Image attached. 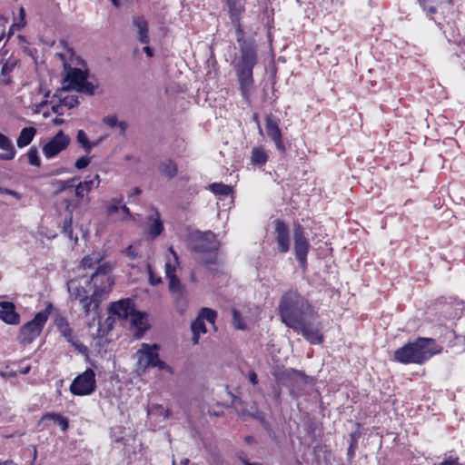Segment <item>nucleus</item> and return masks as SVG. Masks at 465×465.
Segmentation results:
<instances>
[{
  "label": "nucleus",
  "mask_w": 465,
  "mask_h": 465,
  "mask_svg": "<svg viewBox=\"0 0 465 465\" xmlns=\"http://www.w3.org/2000/svg\"><path fill=\"white\" fill-rule=\"evenodd\" d=\"M281 321L289 328L302 333L311 344L323 341L322 325L319 314L309 301L297 291L290 290L279 301Z\"/></svg>",
  "instance_id": "obj_1"
},
{
  "label": "nucleus",
  "mask_w": 465,
  "mask_h": 465,
  "mask_svg": "<svg viewBox=\"0 0 465 465\" xmlns=\"http://www.w3.org/2000/svg\"><path fill=\"white\" fill-rule=\"evenodd\" d=\"M60 44L64 46V51L56 54V56L60 58L64 66V90H74L89 95L94 94L97 85L87 81L88 70L77 67L83 64V60L75 56L73 48L68 46L65 41H61Z\"/></svg>",
  "instance_id": "obj_2"
},
{
  "label": "nucleus",
  "mask_w": 465,
  "mask_h": 465,
  "mask_svg": "<svg viewBox=\"0 0 465 465\" xmlns=\"http://www.w3.org/2000/svg\"><path fill=\"white\" fill-rule=\"evenodd\" d=\"M441 351V348L434 340L419 338L413 342H409L394 351V360L401 363L421 364L430 357Z\"/></svg>",
  "instance_id": "obj_3"
},
{
  "label": "nucleus",
  "mask_w": 465,
  "mask_h": 465,
  "mask_svg": "<svg viewBox=\"0 0 465 465\" xmlns=\"http://www.w3.org/2000/svg\"><path fill=\"white\" fill-rule=\"evenodd\" d=\"M108 266H102L93 272L91 279L94 285V291L91 296L79 302L84 311L85 315L94 312L98 315V308L104 296L111 291L114 281L111 275H108Z\"/></svg>",
  "instance_id": "obj_4"
},
{
  "label": "nucleus",
  "mask_w": 465,
  "mask_h": 465,
  "mask_svg": "<svg viewBox=\"0 0 465 465\" xmlns=\"http://www.w3.org/2000/svg\"><path fill=\"white\" fill-rule=\"evenodd\" d=\"M193 249L197 252L206 253L203 257V262L205 264H213L217 262L216 251L219 247V242L213 232L208 231L204 232H196L193 235Z\"/></svg>",
  "instance_id": "obj_5"
},
{
  "label": "nucleus",
  "mask_w": 465,
  "mask_h": 465,
  "mask_svg": "<svg viewBox=\"0 0 465 465\" xmlns=\"http://www.w3.org/2000/svg\"><path fill=\"white\" fill-rule=\"evenodd\" d=\"M52 305L35 314V318L24 324L20 329L19 340L24 344L31 343L38 337L48 320Z\"/></svg>",
  "instance_id": "obj_6"
},
{
  "label": "nucleus",
  "mask_w": 465,
  "mask_h": 465,
  "mask_svg": "<svg viewBox=\"0 0 465 465\" xmlns=\"http://www.w3.org/2000/svg\"><path fill=\"white\" fill-rule=\"evenodd\" d=\"M160 346L158 344L142 343L141 348L137 351L138 366L144 371L149 367H156L159 370H167L171 371V368L163 361L159 359L158 351Z\"/></svg>",
  "instance_id": "obj_7"
},
{
  "label": "nucleus",
  "mask_w": 465,
  "mask_h": 465,
  "mask_svg": "<svg viewBox=\"0 0 465 465\" xmlns=\"http://www.w3.org/2000/svg\"><path fill=\"white\" fill-rule=\"evenodd\" d=\"M169 252L173 256V263L169 261L165 264V275L169 280V290L176 301H182L185 294V287L175 274V266L179 264L178 255L173 247L169 248Z\"/></svg>",
  "instance_id": "obj_8"
},
{
  "label": "nucleus",
  "mask_w": 465,
  "mask_h": 465,
  "mask_svg": "<svg viewBox=\"0 0 465 465\" xmlns=\"http://www.w3.org/2000/svg\"><path fill=\"white\" fill-rule=\"evenodd\" d=\"M95 389V373L92 369H87L82 374L76 376L70 385V391L77 396L90 395Z\"/></svg>",
  "instance_id": "obj_9"
},
{
  "label": "nucleus",
  "mask_w": 465,
  "mask_h": 465,
  "mask_svg": "<svg viewBox=\"0 0 465 465\" xmlns=\"http://www.w3.org/2000/svg\"><path fill=\"white\" fill-rule=\"evenodd\" d=\"M294 237V253L298 262L302 266L306 265L307 254L310 243L304 234V230L301 224H295L293 230Z\"/></svg>",
  "instance_id": "obj_10"
},
{
  "label": "nucleus",
  "mask_w": 465,
  "mask_h": 465,
  "mask_svg": "<svg viewBox=\"0 0 465 465\" xmlns=\"http://www.w3.org/2000/svg\"><path fill=\"white\" fill-rule=\"evenodd\" d=\"M71 139L63 131H59L49 142L43 146V153L47 158H53L65 150Z\"/></svg>",
  "instance_id": "obj_11"
},
{
  "label": "nucleus",
  "mask_w": 465,
  "mask_h": 465,
  "mask_svg": "<svg viewBox=\"0 0 465 465\" xmlns=\"http://www.w3.org/2000/svg\"><path fill=\"white\" fill-rule=\"evenodd\" d=\"M241 56L236 65V71H252L257 63L256 50L252 45L243 43L240 49Z\"/></svg>",
  "instance_id": "obj_12"
},
{
  "label": "nucleus",
  "mask_w": 465,
  "mask_h": 465,
  "mask_svg": "<svg viewBox=\"0 0 465 465\" xmlns=\"http://www.w3.org/2000/svg\"><path fill=\"white\" fill-rule=\"evenodd\" d=\"M274 235L279 252H287L290 249V234L289 228L283 221H274Z\"/></svg>",
  "instance_id": "obj_13"
},
{
  "label": "nucleus",
  "mask_w": 465,
  "mask_h": 465,
  "mask_svg": "<svg viewBox=\"0 0 465 465\" xmlns=\"http://www.w3.org/2000/svg\"><path fill=\"white\" fill-rule=\"evenodd\" d=\"M55 325H56L58 331H60V333L76 350H78L80 352H83L86 350V347L82 342H80L77 339H75V337L74 336L73 329L70 327V324L65 318L60 317V318L56 319Z\"/></svg>",
  "instance_id": "obj_14"
},
{
  "label": "nucleus",
  "mask_w": 465,
  "mask_h": 465,
  "mask_svg": "<svg viewBox=\"0 0 465 465\" xmlns=\"http://www.w3.org/2000/svg\"><path fill=\"white\" fill-rule=\"evenodd\" d=\"M265 127L268 136L274 142L277 149L281 152L285 151L282 142V132L279 128L278 120L272 114L267 115L265 119Z\"/></svg>",
  "instance_id": "obj_15"
},
{
  "label": "nucleus",
  "mask_w": 465,
  "mask_h": 465,
  "mask_svg": "<svg viewBox=\"0 0 465 465\" xmlns=\"http://www.w3.org/2000/svg\"><path fill=\"white\" fill-rule=\"evenodd\" d=\"M134 309V304L131 299H123L110 305L109 313L119 320H126L130 317Z\"/></svg>",
  "instance_id": "obj_16"
},
{
  "label": "nucleus",
  "mask_w": 465,
  "mask_h": 465,
  "mask_svg": "<svg viewBox=\"0 0 465 465\" xmlns=\"http://www.w3.org/2000/svg\"><path fill=\"white\" fill-rule=\"evenodd\" d=\"M0 320L6 324H19L20 315L15 312V306L13 302H0Z\"/></svg>",
  "instance_id": "obj_17"
},
{
  "label": "nucleus",
  "mask_w": 465,
  "mask_h": 465,
  "mask_svg": "<svg viewBox=\"0 0 465 465\" xmlns=\"http://www.w3.org/2000/svg\"><path fill=\"white\" fill-rule=\"evenodd\" d=\"M133 25L137 29L138 40L142 44H148L150 41L149 27L148 22L144 16L134 15L133 17Z\"/></svg>",
  "instance_id": "obj_18"
},
{
  "label": "nucleus",
  "mask_w": 465,
  "mask_h": 465,
  "mask_svg": "<svg viewBox=\"0 0 465 465\" xmlns=\"http://www.w3.org/2000/svg\"><path fill=\"white\" fill-rule=\"evenodd\" d=\"M241 92L244 99H248L253 86L252 71H237Z\"/></svg>",
  "instance_id": "obj_19"
},
{
  "label": "nucleus",
  "mask_w": 465,
  "mask_h": 465,
  "mask_svg": "<svg viewBox=\"0 0 465 465\" xmlns=\"http://www.w3.org/2000/svg\"><path fill=\"white\" fill-rule=\"evenodd\" d=\"M102 260H103V255L100 252H93L92 254L85 256L82 260L81 267L84 270H85V269H94L95 271L94 272H95L99 267H102V266L105 265V266L109 267V269H108V275H110L111 266L109 264H107V263L100 264Z\"/></svg>",
  "instance_id": "obj_20"
},
{
  "label": "nucleus",
  "mask_w": 465,
  "mask_h": 465,
  "mask_svg": "<svg viewBox=\"0 0 465 465\" xmlns=\"http://www.w3.org/2000/svg\"><path fill=\"white\" fill-rule=\"evenodd\" d=\"M131 324L134 327L141 337L145 331L148 330L149 324L147 323V315L144 312L135 311L134 309L133 312L130 315Z\"/></svg>",
  "instance_id": "obj_21"
},
{
  "label": "nucleus",
  "mask_w": 465,
  "mask_h": 465,
  "mask_svg": "<svg viewBox=\"0 0 465 465\" xmlns=\"http://www.w3.org/2000/svg\"><path fill=\"white\" fill-rule=\"evenodd\" d=\"M0 150L3 151L0 153V160L9 161L14 159L16 154L12 141L2 133H0Z\"/></svg>",
  "instance_id": "obj_22"
},
{
  "label": "nucleus",
  "mask_w": 465,
  "mask_h": 465,
  "mask_svg": "<svg viewBox=\"0 0 465 465\" xmlns=\"http://www.w3.org/2000/svg\"><path fill=\"white\" fill-rule=\"evenodd\" d=\"M100 184L99 174H95L93 179L85 180L79 183L75 187V195L78 198H84L85 194L91 192L94 188H97Z\"/></svg>",
  "instance_id": "obj_23"
},
{
  "label": "nucleus",
  "mask_w": 465,
  "mask_h": 465,
  "mask_svg": "<svg viewBox=\"0 0 465 465\" xmlns=\"http://www.w3.org/2000/svg\"><path fill=\"white\" fill-rule=\"evenodd\" d=\"M67 289L72 300H77L81 302L82 300L88 297V292L79 284L77 280H70L67 282Z\"/></svg>",
  "instance_id": "obj_24"
},
{
  "label": "nucleus",
  "mask_w": 465,
  "mask_h": 465,
  "mask_svg": "<svg viewBox=\"0 0 465 465\" xmlns=\"http://www.w3.org/2000/svg\"><path fill=\"white\" fill-rule=\"evenodd\" d=\"M228 10L231 21L237 22V18H241L242 14L244 12L242 0H224Z\"/></svg>",
  "instance_id": "obj_25"
},
{
  "label": "nucleus",
  "mask_w": 465,
  "mask_h": 465,
  "mask_svg": "<svg viewBox=\"0 0 465 465\" xmlns=\"http://www.w3.org/2000/svg\"><path fill=\"white\" fill-rule=\"evenodd\" d=\"M36 134V129L35 127H25L23 128L20 132V134L16 140V144L19 148H23L28 145L32 140L34 139Z\"/></svg>",
  "instance_id": "obj_26"
},
{
  "label": "nucleus",
  "mask_w": 465,
  "mask_h": 465,
  "mask_svg": "<svg viewBox=\"0 0 465 465\" xmlns=\"http://www.w3.org/2000/svg\"><path fill=\"white\" fill-rule=\"evenodd\" d=\"M149 220L152 222L149 227V233L153 238H155L159 236L163 230L159 213L154 211L153 213L150 215Z\"/></svg>",
  "instance_id": "obj_27"
},
{
  "label": "nucleus",
  "mask_w": 465,
  "mask_h": 465,
  "mask_svg": "<svg viewBox=\"0 0 465 465\" xmlns=\"http://www.w3.org/2000/svg\"><path fill=\"white\" fill-rule=\"evenodd\" d=\"M159 170L167 179H173L178 173L177 165L170 159L161 162Z\"/></svg>",
  "instance_id": "obj_28"
},
{
  "label": "nucleus",
  "mask_w": 465,
  "mask_h": 465,
  "mask_svg": "<svg viewBox=\"0 0 465 465\" xmlns=\"http://www.w3.org/2000/svg\"><path fill=\"white\" fill-rule=\"evenodd\" d=\"M268 160V153L261 147H253L251 154V163L254 165H263Z\"/></svg>",
  "instance_id": "obj_29"
},
{
  "label": "nucleus",
  "mask_w": 465,
  "mask_h": 465,
  "mask_svg": "<svg viewBox=\"0 0 465 465\" xmlns=\"http://www.w3.org/2000/svg\"><path fill=\"white\" fill-rule=\"evenodd\" d=\"M191 329L193 331V343L198 344L199 338L202 333H205L207 331L206 326L204 324V322L202 320V318L197 317L192 323Z\"/></svg>",
  "instance_id": "obj_30"
},
{
  "label": "nucleus",
  "mask_w": 465,
  "mask_h": 465,
  "mask_svg": "<svg viewBox=\"0 0 465 465\" xmlns=\"http://www.w3.org/2000/svg\"><path fill=\"white\" fill-rule=\"evenodd\" d=\"M103 123L109 127H118L121 131V135H124L128 124L124 121H118L116 115H107L103 119Z\"/></svg>",
  "instance_id": "obj_31"
},
{
  "label": "nucleus",
  "mask_w": 465,
  "mask_h": 465,
  "mask_svg": "<svg viewBox=\"0 0 465 465\" xmlns=\"http://www.w3.org/2000/svg\"><path fill=\"white\" fill-rule=\"evenodd\" d=\"M124 202L123 196L112 198L105 204V213L107 217H112L120 212L121 204Z\"/></svg>",
  "instance_id": "obj_32"
},
{
  "label": "nucleus",
  "mask_w": 465,
  "mask_h": 465,
  "mask_svg": "<svg viewBox=\"0 0 465 465\" xmlns=\"http://www.w3.org/2000/svg\"><path fill=\"white\" fill-rule=\"evenodd\" d=\"M42 420H52L56 422L63 431H65L69 426V420L67 418L62 416L59 413L49 412L43 416Z\"/></svg>",
  "instance_id": "obj_33"
},
{
  "label": "nucleus",
  "mask_w": 465,
  "mask_h": 465,
  "mask_svg": "<svg viewBox=\"0 0 465 465\" xmlns=\"http://www.w3.org/2000/svg\"><path fill=\"white\" fill-rule=\"evenodd\" d=\"M147 415L149 417H163V419H167L170 415V411L160 404H152L147 408Z\"/></svg>",
  "instance_id": "obj_34"
},
{
  "label": "nucleus",
  "mask_w": 465,
  "mask_h": 465,
  "mask_svg": "<svg viewBox=\"0 0 465 465\" xmlns=\"http://www.w3.org/2000/svg\"><path fill=\"white\" fill-rule=\"evenodd\" d=\"M209 188L213 193L220 195H229L232 192L231 186L222 183H213L209 185Z\"/></svg>",
  "instance_id": "obj_35"
},
{
  "label": "nucleus",
  "mask_w": 465,
  "mask_h": 465,
  "mask_svg": "<svg viewBox=\"0 0 465 465\" xmlns=\"http://www.w3.org/2000/svg\"><path fill=\"white\" fill-rule=\"evenodd\" d=\"M76 141L81 146L84 148V152L89 153H90V144L91 142L89 141L87 134L84 130H79L77 132L76 135Z\"/></svg>",
  "instance_id": "obj_36"
},
{
  "label": "nucleus",
  "mask_w": 465,
  "mask_h": 465,
  "mask_svg": "<svg viewBox=\"0 0 465 465\" xmlns=\"http://www.w3.org/2000/svg\"><path fill=\"white\" fill-rule=\"evenodd\" d=\"M198 317L202 318V320L203 322H204V320H206L210 323L213 324L216 320L217 313L214 310H212L210 308H203L201 310Z\"/></svg>",
  "instance_id": "obj_37"
},
{
  "label": "nucleus",
  "mask_w": 465,
  "mask_h": 465,
  "mask_svg": "<svg viewBox=\"0 0 465 465\" xmlns=\"http://www.w3.org/2000/svg\"><path fill=\"white\" fill-rule=\"evenodd\" d=\"M1 64H3L1 68V74L3 75H8L15 67L17 64V60L15 58H8L4 63L3 60L1 61Z\"/></svg>",
  "instance_id": "obj_38"
},
{
  "label": "nucleus",
  "mask_w": 465,
  "mask_h": 465,
  "mask_svg": "<svg viewBox=\"0 0 465 465\" xmlns=\"http://www.w3.org/2000/svg\"><path fill=\"white\" fill-rule=\"evenodd\" d=\"M18 18H19V20H21V24H13L9 29V35L14 34V31L15 29L20 30L21 28L25 26V25H26L25 11L24 7H21L19 9Z\"/></svg>",
  "instance_id": "obj_39"
},
{
  "label": "nucleus",
  "mask_w": 465,
  "mask_h": 465,
  "mask_svg": "<svg viewBox=\"0 0 465 465\" xmlns=\"http://www.w3.org/2000/svg\"><path fill=\"white\" fill-rule=\"evenodd\" d=\"M28 162L31 165L40 166L41 161L38 157V151L35 147H31L27 153Z\"/></svg>",
  "instance_id": "obj_40"
},
{
  "label": "nucleus",
  "mask_w": 465,
  "mask_h": 465,
  "mask_svg": "<svg viewBox=\"0 0 465 465\" xmlns=\"http://www.w3.org/2000/svg\"><path fill=\"white\" fill-rule=\"evenodd\" d=\"M232 324H233L234 328L238 329V330H244L245 324L242 319L240 312L237 310L233 309L232 311Z\"/></svg>",
  "instance_id": "obj_41"
},
{
  "label": "nucleus",
  "mask_w": 465,
  "mask_h": 465,
  "mask_svg": "<svg viewBox=\"0 0 465 465\" xmlns=\"http://www.w3.org/2000/svg\"><path fill=\"white\" fill-rule=\"evenodd\" d=\"M78 103H79V101H78V97L76 95H69V96L64 97L62 100L63 105H64L68 108H74V106H76L78 104Z\"/></svg>",
  "instance_id": "obj_42"
},
{
  "label": "nucleus",
  "mask_w": 465,
  "mask_h": 465,
  "mask_svg": "<svg viewBox=\"0 0 465 465\" xmlns=\"http://www.w3.org/2000/svg\"><path fill=\"white\" fill-rule=\"evenodd\" d=\"M75 181H76L75 177L69 179V180L57 181L56 184H57L58 191L62 192V191H64V190L72 187Z\"/></svg>",
  "instance_id": "obj_43"
},
{
  "label": "nucleus",
  "mask_w": 465,
  "mask_h": 465,
  "mask_svg": "<svg viewBox=\"0 0 465 465\" xmlns=\"http://www.w3.org/2000/svg\"><path fill=\"white\" fill-rule=\"evenodd\" d=\"M72 223L73 218L72 215H68L65 217L64 222V232L66 233L67 236L72 237L73 230H72Z\"/></svg>",
  "instance_id": "obj_44"
},
{
  "label": "nucleus",
  "mask_w": 465,
  "mask_h": 465,
  "mask_svg": "<svg viewBox=\"0 0 465 465\" xmlns=\"http://www.w3.org/2000/svg\"><path fill=\"white\" fill-rule=\"evenodd\" d=\"M91 163V157L89 156H82L79 159L76 160L74 166L75 168L81 170L88 166V164Z\"/></svg>",
  "instance_id": "obj_45"
},
{
  "label": "nucleus",
  "mask_w": 465,
  "mask_h": 465,
  "mask_svg": "<svg viewBox=\"0 0 465 465\" xmlns=\"http://www.w3.org/2000/svg\"><path fill=\"white\" fill-rule=\"evenodd\" d=\"M440 465H463L459 462V457L448 456L440 463Z\"/></svg>",
  "instance_id": "obj_46"
},
{
  "label": "nucleus",
  "mask_w": 465,
  "mask_h": 465,
  "mask_svg": "<svg viewBox=\"0 0 465 465\" xmlns=\"http://www.w3.org/2000/svg\"><path fill=\"white\" fill-rule=\"evenodd\" d=\"M232 25L236 28V34H237V40L240 42L242 38L243 37V30L241 25V18H237V22L232 21Z\"/></svg>",
  "instance_id": "obj_47"
},
{
  "label": "nucleus",
  "mask_w": 465,
  "mask_h": 465,
  "mask_svg": "<svg viewBox=\"0 0 465 465\" xmlns=\"http://www.w3.org/2000/svg\"><path fill=\"white\" fill-rule=\"evenodd\" d=\"M120 211L124 214V216L121 217L122 221H126L127 219H130L132 217V213L130 212V209L126 206V204L124 203V202L121 204Z\"/></svg>",
  "instance_id": "obj_48"
},
{
  "label": "nucleus",
  "mask_w": 465,
  "mask_h": 465,
  "mask_svg": "<svg viewBox=\"0 0 465 465\" xmlns=\"http://www.w3.org/2000/svg\"><path fill=\"white\" fill-rule=\"evenodd\" d=\"M0 193H5V194H9V195H12L14 197H15L16 199H21V194L15 191H13V190H10V189H7V188H2L0 187Z\"/></svg>",
  "instance_id": "obj_49"
},
{
  "label": "nucleus",
  "mask_w": 465,
  "mask_h": 465,
  "mask_svg": "<svg viewBox=\"0 0 465 465\" xmlns=\"http://www.w3.org/2000/svg\"><path fill=\"white\" fill-rule=\"evenodd\" d=\"M38 93L43 94L45 98H47L50 94V90L45 87L43 84H40L38 87Z\"/></svg>",
  "instance_id": "obj_50"
},
{
  "label": "nucleus",
  "mask_w": 465,
  "mask_h": 465,
  "mask_svg": "<svg viewBox=\"0 0 465 465\" xmlns=\"http://www.w3.org/2000/svg\"><path fill=\"white\" fill-rule=\"evenodd\" d=\"M149 279L152 285H157L162 282V279L160 277H154L151 271H149Z\"/></svg>",
  "instance_id": "obj_51"
},
{
  "label": "nucleus",
  "mask_w": 465,
  "mask_h": 465,
  "mask_svg": "<svg viewBox=\"0 0 465 465\" xmlns=\"http://www.w3.org/2000/svg\"><path fill=\"white\" fill-rule=\"evenodd\" d=\"M106 136H101L97 140L91 142L90 144V152L93 150V148L98 146L105 139Z\"/></svg>",
  "instance_id": "obj_52"
},
{
  "label": "nucleus",
  "mask_w": 465,
  "mask_h": 465,
  "mask_svg": "<svg viewBox=\"0 0 465 465\" xmlns=\"http://www.w3.org/2000/svg\"><path fill=\"white\" fill-rule=\"evenodd\" d=\"M249 381L250 382H252L253 385L257 384L258 382V378H257V375L254 371H251L249 373Z\"/></svg>",
  "instance_id": "obj_53"
},
{
  "label": "nucleus",
  "mask_w": 465,
  "mask_h": 465,
  "mask_svg": "<svg viewBox=\"0 0 465 465\" xmlns=\"http://www.w3.org/2000/svg\"><path fill=\"white\" fill-rule=\"evenodd\" d=\"M252 120L257 124V125H258V129H259V132H260V134H262V127H261V125H260L259 116H258V114H254L252 115Z\"/></svg>",
  "instance_id": "obj_54"
},
{
  "label": "nucleus",
  "mask_w": 465,
  "mask_h": 465,
  "mask_svg": "<svg viewBox=\"0 0 465 465\" xmlns=\"http://www.w3.org/2000/svg\"><path fill=\"white\" fill-rule=\"evenodd\" d=\"M143 52H144V53L147 54V56H149V57H152V56H153V54L152 48H151V47H149V46H144V47H143Z\"/></svg>",
  "instance_id": "obj_55"
},
{
  "label": "nucleus",
  "mask_w": 465,
  "mask_h": 465,
  "mask_svg": "<svg viewBox=\"0 0 465 465\" xmlns=\"http://www.w3.org/2000/svg\"><path fill=\"white\" fill-rule=\"evenodd\" d=\"M30 370H31L30 365H27V366H25V367L21 368V369L19 370V372H20L21 374H27V373L30 371Z\"/></svg>",
  "instance_id": "obj_56"
},
{
  "label": "nucleus",
  "mask_w": 465,
  "mask_h": 465,
  "mask_svg": "<svg viewBox=\"0 0 465 465\" xmlns=\"http://www.w3.org/2000/svg\"><path fill=\"white\" fill-rule=\"evenodd\" d=\"M142 193L141 189L139 187L134 188L132 193L130 194V197L134 195H139Z\"/></svg>",
  "instance_id": "obj_57"
},
{
  "label": "nucleus",
  "mask_w": 465,
  "mask_h": 465,
  "mask_svg": "<svg viewBox=\"0 0 465 465\" xmlns=\"http://www.w3.org/2000/svg\"><path fill=\"white\" fill-rule=\"evenodd\" d=\"M112 4L115 6V7H120L121 6V3H120V0H111Z\"/></svg>",
  "instance_id": "obj_58"
},
{
  "label": "nucleus",
  "mask_w": 465,
  "mask_h": 465,
  "mask_svg": "<svg viewBox=\"0 0 465 465\" xmlns=\"http://www.w3.org/2000/svg\"><path fill=\"white\" fill-rule=\"evenodd\" d=\"M12 463H13V460H11L0 461V465H8V464H12Z\"/></svg>",
  "instance_id": "obj_59"
},
{
  "label": "nucleus",
  "mask_w": 465,
  "mask_h": 465,
  "mask_svg": "<svg viewBox=\"0 0 465 465\" xmlns=\"http://www.w3.org/2000/svg\"><path fill=\"white\" fill-rule=\"evenodd\" d=\"M59 108H60V105H54V106H53L52 109H53L54 113L60 114L59 113Z\"/></svg>",
  "instance_id": "obj_60"
},
{
  "label": "nucleus",
  "mask_w": 465,
  "mask_h": 465,
  "mask_svg": "<svg viewBox=\"0 0 465 465\" xmlns=\"http://www.w3.org/2000/svg\"><path fill=\"white\" fill-rule=\"evenodd\" d=\"M18 38H19V39H20V41H22V42H25V43L26 42L25 37L24 35H18Z\"/></svg>",
  "instance_id": "obj_61"
},
{
  "label": "nucleus",
  "mask_w": 465,
  "mask_h": 465,
  "mask_svg": "<svg viewBox=\"0 0 465 465\" xmlns=\"http://www.w3.org/2000/svg\"><path fill=\"white\" fill-rule=\"evenodd\" d=\"M244 465H259V464H257V463H251V462H249L247 460H244Z\"/></svg>",
  "instance_id": "obj_62"
},
{
  "label": "nucleus",
  "mask_w": 465,
  "mask_h": 465,
  "mask_svg": "<svg viewBox=\"0 0 465 465\" xmlns=\"http://www.w3.org/2000/svg\"><path fill=\"white\" fill-rule=\"evenodd\" d=\"M54 123H55L56 124H61L63 123V120L55 119V120H54Z\"/></svg>",
  "instance_id": "obj_63"
},
{
  "label": "nucleus",
  "mask_w": 465,
  "mask_h": 465,
  "mask_svg": "<svg viewBox=\"0 0 465 465\" xmlns=\"http://www.w3.org/2000/svg\"><path fill=\"white\" fill-rule=\"evenodd\" d=\"M131 249H132V246H129L128 247V252L134 257V254H133V252H131Z\"/></svg>",
  "instance_id": "obj_64"
}]
</instances>
